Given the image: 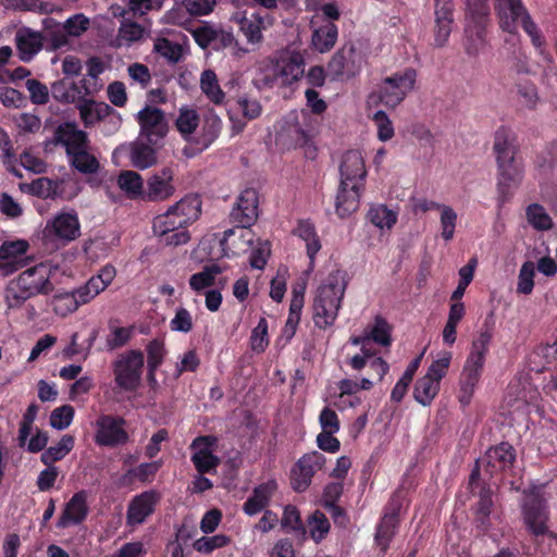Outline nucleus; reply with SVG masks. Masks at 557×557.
I'll list each match as a JSON object with an SVG mask.
<instances>
[{
	"mask_svg": "<svg viewBox=\"0 0 557 557\" xmlns=\"http://www.w3.org/2000/svg\"><path fill=\"white\" fill-rule=\"evenodd\" d=\"M326 459L323 454L312 451L298 459L290 471V485L294 491L305 492L311 484L313 475L321 470Z\"/></svg>",
	"mask_w": 557,
	"mask_h": 557,
	"instance_id": "f8f14e48",
	"label": "nucleus"
},
{
	"mask_svg": "<svg viewBox=\"0 0 557 557\" xmlns=\"http://www.w3.org/2000/svg\"><path fill=\"white\" fill-rule=\"evenodd\" d=\"M51 306L57 315L66 317L78 309V302L72 292L53 295Z\"/></svg>",
	"mask_w": 557,
	"mask_h": 557,
	"instance_id": "864d4df0",
	"label": "nucleus"
},
{
	"mask_svg": "<svg viewBox=\"0 0 557 557\" xmlns=\"http://www.w3.org/2000/svg\"><path fill=\"white\" fill-rule=\"evenodd\" d=\"M222 272L219 264L212 263L206 265L202 271L193 274L189 277V286L194 292H201L205 288L211 287L215 284V277Z\"/></svg>",
	"mask_w": 557,
	"mask_h": 557,
	"instance_id": "c03bdc74",
	"label": "nucleus"
},
{
	"mask_svg": "<svg viewBox=\"0 0 557 557\" xmlns=\"http://www.w3.org/2000/svg\"><path fill=\"white\" fill-rule=\"evenodd\" d=\"M458 221L457 212L450 207L445 206L440 211L441 238L445 242L453 240Z\"/></svg>",
	"mask_w": 557,
	"mask_h": 557,
	"instance_id": "4d7b16f0",
	"label": "nucleus"
},
{
	"mask_svg": "<svg viewBox=\"0 0 557 557\" xmlns=\"http://www.w3.org/2000/svg\"><path fill=\"white\" fill-rule=\"evenodd\" d=\"M281 525L284 529H290L299 539L306 537L307 530L301 521L300 512L296 506H285Z\"/></svg>",
	"mask_w": 557,
	"mask_h": 557,
	"instance_id": "603ef678",
	"label": "nucleus"
},
{
	"mask_svg": "<svg viewBox=\"0 0 557 557\" xmlns=\"http://www.w3.org/2000/svg\"><path fill=\"white\" fill-rule=\"evenodd\" d=\"M134 335V326H112L110 325V333L107 336V347L109 350H114L125 346Z\"/></svg>",
	"mask_w": 557,
	"mask_h": 557,
	"instance_id": "bf43d9fd",
	"label": "nucleus"
},
{
	"mask_svg": "<svg viewBox=\"0 0 557 557\" xmlns=\"http://www.w3.org/2000/svg\"><path fill=\"white\" fill-rule=\"evenodd\" d=\"M516 458L517 453L515 447L508 442H502L486 450L482 462L485 471L491 476H494L511 470L516 462Z\"/></svg>",
	"mask_w": 557,
	"mask_h": 557,
	"instance_id": "2eb2a0df",
	"label": "nucleus"
},
{
	"mask_svg": "<svg viewBox=\"0 0 557 557\" xmlns=\"http://www.w3.org/2000/svg\"><path fill=\"white\" fill-rule=\"evenodd\" d=\"M339 172L343 185H350L354 182L363 184L367 170L361 152L358 150L346 151L342 158Z\"/></svg>",
	"mask_w": 557,
	"mask_h": 557,
	"instance_id": "393cba45",
	"label": "nucleus"
},
{
	"mask_svg": "<svg viewBox=\"0 0 557 557\" xmlns=\"http://www.w3.org/2000/svg\"><path fill=\"white\" fill-rule=\"evenodd\" d=\"M231 543V537L225 534H216L213 536H201L194 542V548L201 554H211L218 548H223Z\"/></svg>",
	"mask_w": 557,
	"mask_h": 557,
	"instance_id": "13d9d810",
	"label": "nucleus"
},
{
	"mask_svg": "<svg viewBox=\"0 0 557 557\" xmlns=\"http://www.w3.org/2000/svg\"><path fill=\"white\" fill-rule=\"evenodd\" d=\"M170 208L189 226L201 214V200L197 195H187Z\"/></svg>",
	"mask_w": 557,
	"mask_h": 557,
	"instance_id": "7c9ffc66",
	"label": "nucleus"
},
{
	"mask_svg": "<svg viewBox=\"0 0 557 557\" xmlns=\"http://www.w3.org/2000/svg\"><path fill=\"white\" fill-rule=\"evenodd\" d=\"M216 443L218 438L213 435H199L190 443V460L199 474L215 472L220 465V458L213 454Z\"/></svg>",
	"mask_w": 557,
	"mask_h": 557,
	"instance_id": "9b49d317",
	"label": "nucleus"
},
{
	"mask_svg": "<svg viewBox=\"0 0 557 557\" xmlns=\"http://www.w3.org/2000/svg\"><path fill=\"white\" fill-rule=\"evenodd\" d=\"M39 406L35 403L30 404L23 413L18 429V445L24 447L33 430V423L37 418Z\"/></svg>",
	"mask_w": 557,
	"mask_h": 557,
	"instance_id": "052dcab7",
	"label": "nucleus"
},
{
	"mask_svg": "<svg viewBox=\"0 0 557 557\" xmlns=\"http://www.w3.org/2000/svg\"><path fill=\"white\" fill-rule=\"evenodd\" d=\"M493 317L491 312L490 318ZM493 338V322H490L488 317L485 319L482 329L479 332L478 337L472 342L471 350L468 356L479 357L486 360L490 344Z\"/></svg>",
	"mask_w": 557,
	"mask_h": 557,
	"instance_id": "a19ab883",
	"label": "nucleus"
},
{
	"mask_svg": "<svg viewBox=\"0 0 557 557\" xmlns=\"http://www.w3.org/2000/svg\"><path fill=\"white\" fill-rule=\"evenodd\" d=\"M362 57L352 44L344 45L330 60L327 67L334 76L354 77L361 70Z\"/></svg>",
	"mask_w": 557,
	"mask_h": 557,
	"instance_id": "a211bd4d",
	"label": "nucleus"
},
{
	"mask_svg": "<svg viewBox=\"0 0 557 557\" xmlns=\"http://www.w3.org/2000/svg\"><path fill=\"white\" fill-rule=\"evenodd\" d=\"M81 236V223L77 213L74 210L58 213L53 219L46 223L42 231L45 244L61 242L66 245Z\"/></svg>",
	"mask_w": 557,
	"mask_h": 557,
	"instance_id": "6e6552de",
	"label": "nucleus"
},
{
	"mask_svg": "<svg viewBox=\"0 0 557 557\" xmlns=\"http://www.w3.org/2000/svg\"><path fill=\"white\" fill-rule=\"evenodd\" d=\"M200 88L206 97L214 104H222L225 92L221 89L216 74L212 70H205L200 77Z\"/></svg>",
	"mask_w": 557,
	"mask_h": 557,
	"instance_id": "ea45409f",
	"label": "nucleus"
},
{
	"mask_svg": "<svg viewBox=\"0 0 557 557\" xmlns=\"http://www.w3.org/2000/svg\"><path fill=\"white\" fill-rule=\"evenodd\" d=\"M493 152L495 158L519 152L516 135L509 127L500 126L496 129L494 134Z\"/></svg>",
	"mask_w": 557,
	"mask_h": 557,
	"instance_id": "2f4dec72",
	"label": "nucleus"
},
{
	"mask_svg": "<svg viewBox=\"0 0 557 557\" xmlns=\"http://www.w3.org/2000/svg\"><path fill=\"white\" fill-rule=\"evenodd\" d=\"M528 222L537 231H547L553 227V220L540 203H531L525 210Z\"/></svg>",
	"mask_w": 557,
	"mask_h": 557,
	"instance_id": "3c124183",
	"label": "nucleus"
},
{
	"mask_svg": "<svg viewBox=\"0 0 557 557\" xmlns=\"http://www.w3.org/2000/svg\"><path fill=\"white\" fill-rule=\"evenodd\" d=\"M369 342H374L381 346L392 344V326L382 315H375L373 325L367 333Z\"/></svg>",
	"mask_w": 557,
	"mask_h": 557,
	"instance_id": "09e8293b",
	"label": "nucleus"
},
{
	"mask_svg": "<svg viewBox=\"0 0 557 557\" xmlns=\"http://www.w3.org/2000/svg\"><path fill=\"white\" fill-rule=\"evenodd\" d=\"M485 360L468 356L459 379V403L465 407L471 403L484 370Z\"/></svg>",
	"mask_w": 557,
	"mask_h": 557,
	"instance_id": "dca6fc26",
	"label": "nucleus"
},
{
	"mask_svg": "<svg viewBox=\"0 0 557 557\" xmlns=\"http://www.w3.org/2000/svg\"><path fill=\"white\" fill-rule=\"evenodd\" d=\"M277 490L278 484L275 479H270L267 482L258 484L244 503L243 511L247 516H256L265 510Z\"/></svg>",
	"mask_w": 557,
	"mask_h": 557,
	"instance_id": "b1692460",
	"label": "nucleus"
},
{
	"mask_svg": "<svg viewBox=\"0 0 557 557\" xmlns=\"http://www.w3.org/2000/svg\"><path fill=\"white\" fill-rule=\"evenodd\" d=\"M0 4L10 11L34 12L46 15L61 10L54 3L42 0H0Z\"/></svg>",
	"mask_w": 557,
	"mask_h": 557,
	"instance_id": "cd10ccee",
	"label": "nucleus"
},
{
	"mask_svg": "<svg viewBox=\"0 0 557 557\" xmlns=\"http://www.w3.org/2000/svg\"><path fill=\"white\" fill-rule=\"evenodd\" d=\"M259 195L255 188L244 189L231 211V221L242 227L253 225L259 215Z\"/></svg>",
	"mask_w": 557,
	"mask_h": 557,
	"instance_id": "f3484780",
	"label": "nucleus"
},
{
	"mask_svg": "<svg viewBox=\"0 0 557 557\" xmlns=\"http://www.w3.org/2000/svg\"><path fill=\"white\" fill-rule=\"evenodd\" d=\"M177 131L187 139L199 125V115L194 109H181L175 122Z\"/></svg>",
	"mask_w": 557,
	"mask_h": 557,
	"instance_id": "5fc2aeb1",
	"label": "nucleus"
},
{
	"mask_svg": "<svg viewBox=\"0 0 557 557\" xmlns=\"http://www.w3.org/2000/svg\"><path fill=\"white\" fill-rule=\"evenodd\" d=\"M253 235L248 227H242L237 224L235 228L224 231L220 240L223 256L233 258L246 252L252 244Z\"/></svg>",
	"mask_w": 557,
	"mask_h": 557,
	"instance_id": "5701e85b",
	"label": "nucleus"
},
{
	"mask_svg": "<svg viewBox=\"0 0 557 557\" xmlns=\"http://www.w3.org/2000/svg\"><path fill=\"white\" fill-rule=\"evenodd\" d=\"M440 383L430 376L418 379L413 387V398L422 406H430L440 392Z\"/></svg>",
	"mask_w": 557,
	"mask_h": 557,
	"instance_id": "4c0bfd02",
	"label": "nucleus"
},
{
	"mask_svg": "<svg viewBox=\"0 0 557 557\" xmlns=\"http://www.w3.org/2000/svg\"><path fill=\"white\" fill-rule=\"evenodd\" d=\"M346 284L338 275L330 274L319 286L313 301V322L319 329H326L335 322Z\"/></svg>",
	"mask_w": 557,
	"mask_h": 557,
	"instance_id": "7ed1b4c3",
	"label": "nucleus"
},
{
	"mask_svg": "<svg viewBox=\"0 0 557 557\" xmlns=\"http://www.w3.org/2000/svg\"><path fill=\"white\" fill-rule=\"evenodd\" d=\"M117 185L128 198L144 200L146 182L137 172L131 170L122 171L117 176Z\"/></svg>",
	"mask_w": 557,
	"mask_h": 557,
	"instance_id": "c756f323",
	"label": "nucleus"
},
{
	"mask_svg": "<svg viewBox=\"0 0 557 557\" xmlns=\"http://www.w3.org/2000/svg\"><path fill=\"white\" fill-rule=\"evenodd\" d=\"M466 52L478 55L486 45L487 26L491 22L488 0H466Z\"/></svg>",
	"mask_w": 557,
	"mask_h": 557,
	"instance_id": "20e7f679",
	"label": "nucleus"
},
{
	"mask_svg": "<svg viewBox=\"0 0 557 557\" xmlns=\"http://www.w3.org/2000/svg\"><path fill=\"white\" fill-rule=\"evenodd\" d=\"M518 153H509L496 158L497 165V194L498 201L504 205L513 195L512 189L517 188L524 175V166L517 158Z\"/></svg>",
	"mask_w": 557,
	"mask_h": 557,
	"instance_id": "423d86ee",
	"label": "nucleus"
},
{
	"mask_svg": "<svg viewBox=\"0 0 557 557\" xmlns=\"http://www.w3.org/2000/svg\"><path fill=\"white\" fill-rule=\"evenodd\" d=\"M236 104L243 116L247 120H256L262 113V106L260 101L250 97L248 94L238 95L236 98Z\"/></svg>",
	"mask_w": 557,
	"mask_h": 557,
	"instance_id": "680f3d73",
	"label": "nucleus"
},
{
	"mask_svg": "<svg viewBox=\"0 0 557 557\" xmlns=\"http://www.w3.org/2000/svg\"><path fill=\"white\" fill-rule=\"evenodd\" d=\"M126 420L120 416L101 414L96 420L95 443L100 447H117L128 442Z\"/></svg>",
	"mask_w": 557,
	"mask_h": 557,
	"instance_id": "1a4fd4ad",
	"label": "nucleus"
},
{
	"mask_svg": "<svg viewBox=\"0 0 557 557\" xmlns=\"http://www.w3.org/2000/svg\"><path fill=\"white\" fill-rule=\"evenodd\" d=\"M187 227L186 222H183L171 208L165 213L156 216L152 225L154 234H166L172 231L187 230Z\"/></svg>",
	"mask_w": 557,
	"mask_h": 557,
	"instance_id": "37998d69",
	"label": "nucleus"
},
{
	"mask_svg": "<svg viewBox=\"0 0 557 557\" xmlns=\"http://www.w3.org/2000/svg\"><path fill=\"white\" fill-rule=\"evenodd\" d=\"M53 290L50 270L44 263L36 264L12 278L4 290L8 309H20L28 299L38 295H48Z\"/></svg>",
	"mask_w": 557,
	"mask_h": 557,
	"instance_id": "f257e3e1",
	"label": "nucleus"
},
{
	"mask_svg": "<svg viewBox=\"0 0 557 557\" xmlns=\"http://www.w3.org/2000/svg\"><path fill=\"white\" fill-rule=\"evenodd\" d=\"M523 520L528 530L535 536L548 533L549 513L545 499L540 495L528 497L522 506Z\"/></svg>",
	"mask_w": 557,
	"mask_h": 557,
	"instance_id": "4468645a",
	"label": "nucleus"
},
{
	"mask_svg": "<svg viewBox=\"0 0 557 557\" xmlns=\"http://www.w3.org/2000/svg\"><path fill=\"white\" fill-rule=\"evenodd\" d=\"M399 527V521L389 520V518H382L376 525L374 542L380 548V556L384 557L387 553L389 545L395 537Z\"/></svg>",
	"mask_w": 557,
	"mask_h": 557,
	"instance_id": "72a5a7b5",
	"label": "nucleus"
},
{
	"mask_svg": "<svg viewBox=\"0 0 557 557\" xmlns=\"http://www.w3.org/2000/svg\"><path fill=\"white\" fill-rule=\"evenodd\" d=\"M534 274L535 268L533 262L527 261L522 264L519 276H518V285L517 292L523 295H529L532 293L534 287Z\"/></svg>",
	"mask_w": 557,
	"mask_h": 557,
	"instance_id": "338daca9",
	"label": "nucleus"
},
{
	"mask_svg": "<svg viewBox=\"0 0 557 557\" xmlns=\"http://www.w3.org/2000/svg\"><path fill=\"white\" fill-rule=\"evenodd\" d=\"M29 245L24 239L13 242H4L0 246L1 259L26 260L24 255L27 252Z\"/></svg>",
	"mask_w": 557,
	"mask_h": 557,
	"instance_id": "e2e57ef3",
	"label": "nucleus"
},
{
	"mask_svg": "<svg viewBox=\"0 0 557 557\" xmlns=\"http://www.w3.org/2000/svg\"><path fill=\"white\" fill-rule=\"evenodd\" d=\"M49 144L63 146L66 156H70L75 151L88 148L89 139L87 133L78 129L74 122H65L54 129L53 139Z\"/></svg>",
	"mask_w": 557,
	"mask_h": 557,
	"instance_id": "aec40b11",
	"label": "nucleus"
},
{
	"mask_svg": "<svg viewBox=\"0 0 557 557\" xmlns=\"http://www.w3.org/2000/svg\"><path fill=\"white\" fill-rule=\"evenodd\" d=\"M263 27L264 18L260 13H252L250 16H244L239 21V28L247 38V41L250 44H258L261 41V30Z\"/></svg>",
	"mask_w": 557,
	"mask_h": 557,
	"instance_id": "a18cd8bd",
	"label": "nucleus"
},
{
	"mask_svg": "<svg viewBox=\"0 0 557 557\" xmlns=\"http://www.w3.org/2000/svg\"><path fill=\"white\" fill-rule=\"evenodd\" d=\"M421 360H422V355L413 358L409 362V364L407 366L401 377L397 381V383L395 384V386L392 389L391 399L393 401L400 403L404 399V397L408 391V387L411 384L413 376L420 367Z\"/></svg>",
	"mask_w": 557,
	"mask_h": 557,
	"instance_id": "58836bf2",
	"label": "nucleus"
},
{
	"mask_svg": "<svg viewBox=\"0 0 557 557\" xmlns=\"http://www.w3.org/2000/svg\"><path fill=\"white\" fill-rule=\"evenodd\" d=\"M293 234L306 242L307 255L312 260L321 249V244L313 223L309 220L298 221Z\"/></svg>",
	"mask_w": 557,
	"mask_h": 557,
	"instance_id": "e433bc0d",
	"label": "nucleus"
},
{
	"mask_svg": "<svg viewBox=\"0 0 557 557\" xmlns=\"http://www.w3.org/2000/svg\"><path fill=\"white\" fill-rule=\"evenodd\" d=\"M15 42L20 59L29 62L42 49L44 36L40 32L22 27L15 34Z\"/></svg>",
	"mask_w": 557,
	"mask_h": 557,
	"instance_id": "bb28decb",
	"label": "nucleus"
},
{
	"mask_svg": "<svg viewBox=\"0 0 557 557\" xmlns=\"http://www.w3.org/2000/svg\"><path fill=\"white\" fill-rule=\"evenodd\" d=\"M494 10L499 27L510 35H518L521 27L530 37L533 47L542 54L545 48V38L533 21L522 0H494Z\"/></svg>",
	"mask_w": 557,
	"mask_h": 557,
	"instance_id": "f03ea898",
	"label": "nucleus"
},
{
	"mask_svg": "<svg viewBox=\"0 0 557 557\" xmlns=\"http://www.w3.org/2000/svg\"><path fill=\"white\" fill-rule=\"evenodd\" d=\"M139 125V136L149 144H158L169 132V123L163 110L145 106L135 116Z\"/></svg>",
	"mask_w": 557,
	"mask_h": 557,
	"instance_id": "9d476101",
	"label": "nucleus"
},
{
	"mask_svg": "<svg viewBox=\"0 0 557 557\" xmlns=\"http://www.w3.org/2000/svg\"><path fill=\"white\" fill-rule=\"evenodd\" d=\"M416 79L417 72L411 67L384 78L377 89L379 102L386 108H396L413 88Z\"/></svg>",
	"mask_w": 557,
	"mask_h": 557,
	"instance_id": "39448f33",
	"label": "nucleus"
},
{
	"mask_svg": "<svg viewBox=\"0 0 557 557\" xmlns=\"http://www.w3.org/2000/svg\"><path fill=\"white\" fill-rule=\"evenodd\" d=\"M281 75V86L287 87L298 82L305 74V58L299 51L282 50L276 54Z\"/></svg>",
	"mask_w": 557,
	"mask_h": 557,
	"instance_id": "412c9836",
	"label": "nucleus"
},
{
	"mask_svg": "<svg viewBox=\"0 0 557 557\" xmlns=\"http://www.w3.org/2000/svg\"><path fill=\"white\" fill-rule=\"evenodd\" d=\"M115 275H116L115 268L111 264H106L104 267H102L99 270L97 275L91 276L87 281V286L97 296L112 283Z\"/></svg>",
	"mask_w": 557,
	"mask_h": 557,
	"instance_id": "6e6d98bb",
	"label": "nucleus"
},
{
	"mask_svg": "<svg viewBox=\"0 0 557 557\" xmlns=\"http://www.w3.org/2000/svg\"><path fill=\"white\" fill-rule=\"evenodd\" d=\"M74 447V437L70 434H65L61 437L55 446H50L45 449L40 456V461L46 466H52V463L63 459Z\"/></svg>",
	"mask_w": 557,
	"mask_h": 557,
	"instance_id": "79ce46f5",
	"label": "nucleus"
},
{
	"mask_svg": "<svg viewBox=\"0 0 557 557\" xmlns=\"http://www.w3.org/2000/svg\"><path fill=\"white\" fill-rule=\"evenodd\" d=\"M222 125V120L216 114L207 115L198 136V144H202V148H209L220 136Z\"/></svg>",
	"mask_w": 557,
	"mask_h": 557,
	"instance_id": "49530a36",
	"label": "nucleus"
},
{
	"mask_svg": "<svg viewBox=\"0 0 557 557\" xmlns=\"http://www.w3.org/2000/svg\"><path fill=\"white\" fill-rule=\"evenodd\" d=\"M338 28L332 22H324L312 33L311 44L314 50L320 53L330 51L336 44Z\"/></svg>",
	"mask_w": 557,
	"mask_h": 557,
	"instance_id": "c85d7f7f",
	"label": "nucleus"
},
{
	"mask_svg": "<svg viewBox=\"0 0 557 557\" xmlns=\"http://www.w3.org/2000/svg\"><path fill=\"white\" fill-rule=\"evenodd\" d=\"M369 221L376 227L391 230L397 222V212L385 205L372 206L367 214Z\"/></svg>",
	"mask_w": 557,
	"mask_h": 557,
	"instance_id": "de8ad7c7",
	"label": "nucleus"
},
{
	"mask_svg": "<svg viewBox=\"0 0 557 557\" xmlns=\"http://www.w3.org/2000/svg\"><path fill=\"white\" fill-rule=\"evenodd\" d=\"M153 144L135 141L131 145V161L132 164L139 169L145 170L152 166L157 162V152L152 148Z\"/></svg>",
	"mask_w": 557,
	"mask_h": 557,
	"instance_id": "473e14b6",
	"label": "nucleus"
},
{
	"mask_svg": "<svg viewBox=\"0 0 557 557\" xmlns=\"http://www.w3.org/2000/svg\"><path fill=\"white\" fill-rule=\"evenodd\" d=\"M362 188L363 184L358 182H354L350 185H343V182L339 183L335 201V210L339 218H347L358 210Z\"/></svg>",
	"mask_w": 557,
	"mask_h": 557,
	"instance_id": "a878e982",
	"label": "nucleus"
},
{
	"mask_svg": "<svg viewBox=\"0 0 557 557\" xmlns=\"http://www.w3.org/2000/svg\"><path fill=\"white\" fill-rule=\"evenodd\" d=\"M174 171L170 166L153 172L146 180L144 200L146 202H161L175 194Z\"/></svg>",
	"mask_w": 557,
	"mask_h": 557,
	"instance_id": "ddd939ff",
	"label": "nucleus"
},
{
	"mask_svg": "<svg viewBox=\"0 0 557 557\" xmlns=\"http://www.w3.org/2000/svg\"><path fill=\"white\" fill-rule=\"evenodd\" d=\"M161 495L154 490L145 491L132 498L126 511L127 525H137L151 516L159 504Z\"/></svg>",
	"mask_w": 557,
	"mask_h": 557,
	"instance_id": "6ab92c4d",
	"label": "nucleus"
},
{
	"mask_svg": "<svg viewBox=\"0 0 557 557\" xmlns=\"http://www.w3.org/2000/svg\"><path fill=\"white\" fill-rule=\"evenodd\" d=\"M88 512L87 492L85 490L78 491L65 504L57 522V528L66 529L71 525H78L86 520Z\"/></svg>",
	"mask_w": 557,
	"mask_h": 557,
	"instance_id": "4be33fe9",
	"label": "nucleus"
},
{
	"mask_svg": "<svg viewBox=\"0 0 557 557\" xmlns=\"http://www.w3.org/2000/svg\"><path fill=\"white\" fill-rule=\"evenodd\" d=\"M153 51L173 64L180 62L183 55L182 46L165 37H159L154 40Z\"/></svg>",
	"mask_w": 557,
	"mask_h": 557,
	"instance_id": "8fccbe9b",
	"label": "nucleus"
},
{
	"mask_svg": "<svg viewBox=\"0 0 557 557\" xmlns=\"http://www.w3.org/2000/svg\"><path fill=\"white\" fill-rule=\"evenodd\" d=\"M144 364V354L138 349H132L121 355L113 362L116 385L126 392L136 391L141 382Z\"/></svg>",
	"mask_w": 557,
	"mask_h": 557,
	"instance_id": "0eeeda50",
	"label": "nucleus"
},
{
	"mask_svg": "<svg viewBox=\"0 0 557 557\" xmlns=\"http://www.w3.org/2000/svg\"><path fill=\"white\" fill-rule=\"evenodd\" d=\"M67 159L70 166L84 175L96 174L100 169V162L88 152V148L75 151L67 156Z\"/></svg>",
	"mask_w": 557,
	"mask_h": 557,
	"instance_id": "f704fd0d",
	"label": "nucleus"
},
{
	"mask_svg": "<svg viewBox=\"0 0 557 557\" xmlns=\"http://www.w3.org/2000/svg\"><path fill=\"white\" fill-rule=\"evenodd\" d=\"M25 86L29 92V100L37 106H44L49 102V89L38 79L28 78Z\"/></svg>",
	"mask_w": 557,
	"mask_h": 557,
	"instance_id": "774afa93",
	"label": "nucleus"
},
{
	"mask_svg": "<svg viewBox=\"0 0 557 557\" xmlns=\"http://www.w3.org/2000/svg\"><path fill=\"white\" fill-rule=\"evenodd\" d=\"M75 410L71 405H63L52 410L50 414V424L53 429L64 430L73 421Z\"/></svg>",
	"mask_w": 557,
	"mask_h": 557,
	"instance_id": "0e129e2a",
	"label": "nucleus"
},
{
	"mask_svg": "<svg viewBox=\"0 0 557 557\" xmlns=\"http://www.w3.org/2000/svg\"><path fill=\"white\" fill-rule=\"evenodd\" d=\"M280 64L276 58H269L268 63L259 69L258 77L253 81L258 89L273 88L281 86V75L278 74Z\"/></svg>",
	"mask_w": 557,
	"mask_h": 557,
	"instance_id": "c9c22d12",
	"label": "nucleus"
},
{
	"mask_svg": "<svg viewBox=\"0 0 557 557\" xmlns=\"http://www.w3.org/2000/svg\"><path fill=\"white\" fill-rule=\"evenodd\" d=\"M269 345L268 322L261 318L250 336V346L255 352H263Z\"/></svg>",
	"mask_w": 557,
	"mask_h": 557,
	"instance_id": "69168bd1",
	"label": "nucleus"
}]
</instances>
